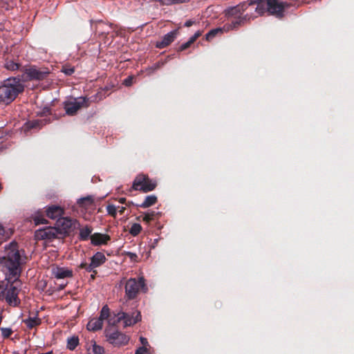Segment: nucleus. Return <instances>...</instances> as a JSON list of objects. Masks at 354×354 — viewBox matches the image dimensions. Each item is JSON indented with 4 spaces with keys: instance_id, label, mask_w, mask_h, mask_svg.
Returning a JSON list of instances; mask_svg holds the SVG:
<instances>
[{
    "instance_id": "6e6552de",
    "label": "nucleus",
    "mask_w": 354,
    "mask_h": 354,
    "mask_svg": "<svg viewBox=\"0 0 354 354\" xmlns=\"http://www.w3.org/2000/svg\"><path fill=\"white\" fill-rule=\"evenodd\" d=\"M35 237L38 240L52 241L55 239H63V234L60 233L56 227H46L39 229L35 232Z\"/></svg>"
},
{
    "instance_id": "e433bc0d",
    "label": "nucleus",
    "mask_w": 354,
    "mask_h": 354,
    "mask_svg": "<svg viewBox=\"0 0 354 354\" xmlns=\"http://www.w3.org/2000/svg\"><path fill=\"white\" fill-rule=\"evenodd\" d=\"M1 334L3 338H8L12 334V330L10 328H1Z\"/></svg>"
},
{
    "instance_id": "473e14b6",
    "label": "nucleus",
    "mask_w": 354,
    "mask_h": 354,
    "mask_svg": "<svg viewBox=\"0 0 354 354\" xmlns=\"http://www.w3.org/2000/svg\"><path fill=\"white\" fill-rule=\"evenodd\" d=\"M11 232L5 230L3 226L0 224V241H3L9 238Z\"/></svg>"
},
{
    "instance_id": "58836bf2",
    "label": "nucleus",
    "mask_w": 354,
    "mask_h": 354,
    "mask_svg": "<svg viewBox=\"0 0 354 354\" xmlns=\"http://www.w3.org/2000/svg\"><path fill=\"white\" fill-rule=\"evenodd\" d=\"M149 349L145 346H140L136 349L135 354H148Z\"/></svg>"
},
{
    "instance_id": "b1692460",
    "label": "nucleus",
    "mask_w": 354,
    "mask_h": 354,
    "mask_svg": "<svg viewBox=\"0 0 354 354\" xmlns=\"http://www.w3.org/2000/svg\"><path fill=\"white\" fill-rule=\"evenodd\" d=\"M80 344L78 336L73 335L67 338L66 348L70 351H74Z\"/></svg>"
},
{
    "instance_id": "0eeeda50",
    "label": "nucleus",
    "mask_w": 354,
    "mask_h": 354,
    "mask_svg": "<svg viewBox=\"0 0 354 354\" xmlns=\"http://www.w3.org/2000/svg\"><path fill=\"white\" fill-rule=\"evenodd\" d=\"M90 105L89 99L86 97H80L64 102V109L68 115H75L82 108H87Z\"/></svg>"
},
{
    "instance_id": "6ab92c4d",
    "label": "nucleus",
    "mask_w": 354,
    "mask_h": 354,
    "mask_svg": "<svg viewBox=\"0 0 354 354\" xmlns=\"http://www.w3.org/2000/svg\"><path fill=\"white\" fill-rule=\"evenodd\" d=\"M158 201V198L155 195L147 196L144 201L140 204H136L138 207L147 208L155 205Z\"/></svg>"
},
{
    "instance_id": "864d4df0",
    "label": "nucleus",
    "mask_w": 354,
    "mask_h": 354,
    "mask_svg": "<svg viewBox=\"0 0 354 354\" xmlns=\"http://www.w3.org/2000/svg\"><path fill=\"white\" fill-rule=\"evenodd\" d=\"M2 189L1 185L0 184V190Z\"/></svg>"
},
{
    "instance_id": "5701e85b",
    "label": "nucleus",
    "mask_w": 354,
    "mask_h": 354,
    "mask_svg": "<svg viewBox=\"0 0 354 354\" xmlns=\"http://www.w3.org/2000/svg\"><path fill=\"white\" fill-rule=\"evenodd\" d=\"M104 352V348L97 345L94 341H92L91 345L87 348L88 354H103Z\"/></svg>"
},
{
    "instance_id": "412c9836",
    "label": "nucleus",
    "mask_w": 354,
    "mask_h": 354,
    "mask_svg": "<svg viewBox=\"0 0 354 354\" xmlns=\"http://www.w3.org/2000/svg\"><path fill=\"white\" fill-rule=\"evenodd\" d=\"M77 205L80 207L88 209L94 205V198L92 196H87L86 197L81 198L78 199Z\"/></svg>"
},
{
    "instance_id": "2f4dec72",
    "label": "nucleus",
    "mask_w": 354,
    "mask_h": 354,
    "mask_svg": "<svg viewBox=\"0 0 354 354\" xmlns=\"http://www.w3.org/2000/svg\"><path fill=\"white\" fill-rule=\"evenodd\" d=\"M142 230V227L140 224L133 223L129 230V233L133 236H136L141 232Z\"/></svg>"
},
{
    "instance_id": "7ed1b4c3",
    "label": "nucleus",
    "mask_w": 354,
    "mask_h": 354,
    "mask_svg": "<svg viewBox=\"0 0 354 354\" xmlns=\"http://www.w3.org/2000/svg\"><path fill=\"white\" fill-rule=\"evenodd\" d=\"M249 6L257 5L255 11L259 15H263L266 12L282 17L286 9L290 6L287 2H281L278 0H247Z\"/></svg>"
},
{
    "instance_id": "49530a36",
    "label": "nucleus",
    "mask_w": 354,
    "mask_h": 354,
    "mask_svg": "<svg viewBox=\"0 0 354 354\" xmlns=\"http://www.w3.org/2000/svg\"><path fill=\"white\" fill-rule=\"evenodd\" d=\"M88 272H91L92 274H91V279L92 280H94L95 279V276L97 273V271L96 270V268H93V270L91 271H87Z\"/></svg>"
},
{
    "instance_id": "ddd939ff",
    "label": "nucleus",
    "mask_w": 354,
    "mask_h": 354,
    "mask_svg": "<svg viewBox=\"0 0 354 354\" xmlns=\"http://www.w3.org/2000/svg\"><path fill=\"white\" fill-rule=\"evenodd\" d=\"M178 35V29L168 32L164 35L160 41L156 42V47L160 49L167 47L175 40Z\"/></svg>"
},
{
    "instance_id": "9b49d317",
    "label": "nucleus",
    "mask_w": 354,
    "mask_h": 354,
    "mask_svg": "<svg viewBox=\"0 0 354 354\" xmlns=\"http://www.w3.org/2000/svg\"><path fill=\"white\" fill-rule=\"evenodd\" d=\"M50 73L47 68H38L36 66H31L26 69L25 75L30 80H43Z\"/></svg>"
},
{
    "instance_id": "1a4fd4ad",
    "label": "nucleus",
    "mask_w": 354,
    "mask_h": 354,
    "mask_svg": "<svg viewBox=\"0 0 354 354\" xmlns=\"http://www.w3.org/2000/svg\"><path fill=\"white\" fill-rule=\"evenodd\" d=\"M106 340L115 347H120L128 344L130 337L119 330H106Z\"/></svg>"
},
{
    "instance_id": "39448f33",
    "label": "nucleus",
    "mask_w": 354,
    "mask_h": 354,
    "mask_svg": "<svg viewBox=\"0 0 354 354\" xmlns=\"http://www.w3.org/2000/svg\"><path fill=\"white\" fill-rule=\"evenodd\" d=\"M124 289L125 297L128 300L136 299L140 291L145 292L147 290L143 277L130 278L126 281Z\"/></svg>"
},
{
    "instance_id": "f704fd0d",
    "label": "nucleus",
    "mask_w": 354,
    "mask_h": 354,
    "mask_svg": "<svg viewBox=\"0 0 354 354\" xmlns=\"http://www.w3.org/2000/svg\"><path fill=\"white\" fill-rule=\"evenodd\" d=\"M6 67L7 69L10 71H15L17 70L19 68V64L17 63H15L12 61L8 62L6 64Z\"/></svg>"
},
{
    "instance_id": "7c9ffc66",
    "label": "nucleus",
    "mask_w": 354,
    "mask_h": 354,
    "mask_svg": "<svg viewBox=\"0 0 354 354\" xmlns=\"http://www.w3.org/2000/svg\"><path fill=\"white\" fill-rule=\"evenodd\" d=\"M111 315L110 309L107 305L104 306L100 311V317H98L102 322L104 320L109 319Z\"/></svg>"
},
{
    "instance_id": "f03ea898",
    "label": "nucleus",
    "mask_w": 354,
    "mask_h": 354,
    "mask_svg": "<svg viewBox=\"0 0 354 354\" xmlns=\"http://www.w3.org/2000/svg\"><path fill=\"white\" fill-rule=\"evenodd\" d=\"M248 7V1H245L235 6L226 8L224 10V14L228 22L225 23V28L227 30L232 29V30H237L246 23L250 22V19L252 18V16L248 14L243 15Z\"/></svg>"
},
{
    "instance_id": "c9c22d12",
    "label": "nucleus",
    "mask_w": 354,
    "mask_h": 354,
    "mask_svg": "<svg viewBox=\"0 0 354 354\" xmlns=\"http://www.w3.org/2000/svg\"><path fill=\"white\" fill-rule=\"evenodd\" d=\"M62 71L66 75H71L75 72L74 67H71L69 66H64L62 67Z\"/></svg>"
},
{
    "instance_id": "f8f14e48",
    "label": "nucleus",
    "mask_w": 354,
    "mask_h": 354,
    "mask_svg": "<svg viewBox=\"0 0 354 354\" xmlns=\"http://www.w3.org/2000/svg\"><path fill=\"white\" fill-rule=\"evenodd\" d=\"M75 221L68 217H62L57 220V227L59 228V232L63 234V238L69 234Z\"/></svg>"
},
{
    "instance_id": "423d86ee",
    "label": "nucleus",
    "mask_w": 354,
    "mask_h": 354,
    "mask_svg": "<svg viewBox=\"0 0 354 354\" xmlns=\"http://www.w3.org/2000/svg\"><path fill=\"white\" fill-rule=\"evenodd\" d=\"M156 186V180L149 178L147 175L139 174L134 179L132 187L136 191L147 193L154 190Z\"/></svg>"
},
{
    "instance_id": "9d476101",
    "label": "nucleus",
    "mask_w": 354,
    "mask_h": 354,
    "mask_svg": "<svg viewBox=\"0 0 354 354\" xmlns=\"http://www.w3.org/2000/svg\"><path fill=\"white\" fill-rule=\"evenodd\" d=\"M105 255L101 252H97L91 258V263L82 262L79 266L81 269L86 271H91L93 268H97L103 265L106 261Z\"/></svg>"
},
{
    "instance_id": "8fccbe9b",
    "label": "nucleus",
    "mask_w": 354,
    "mask_h": 354,
    "mask_svg": "<svg viewBox=\"0 0 354 354\" xmlns=\"http://www.w3.org/2000/svg\"><path fill=\"white\" fill-rule=\"evenodd\" d=\"M126 198H119V203H122V204H124L126 203Z\"/></svg>"
},
{
    "instance_id": "2eb2a0df",
    "label": "nucleus",
    "mask_w": 354,
    "mask_h": 354,
    "mask_svg": "<svg viewBox=\"0 0 354 354\" xmlns=\"http://www.w3.org/2000/svg\"><path fill=\"white\" fill-rule=\"evenodd\" d=\"M52 274L57 279H63L71 278L73 277V271L68 268L55 267L52 269Z\"/></svg>"
},
{
    "instance_id": "4c0bfd02",
    "label": "nucleus",
    "mask_w": 354,
    "mask_h": 354,
    "mask_svg": "<svg viewBox=\"0 0 354 354\" xmlns=\"http://www.w3.org/2000/svg\"><path fill=\"white\" fill-rule=\"evenodd\" d=\"M194 44V42H193V41H192L189 39V40H188L187 42H185V43H184V44H181V45L179 46V48H178V52H181V51L185 50L186 49H187L188 48H189V47L191 46V45H192V44Z\"/></svg>"
},
{
    "instance_id": "dca6fc26",
    "label": "nucleus",
    "mask_w": 354,
    "mask_h": 354,
    "mask_svg": "<svg viewBox=\"0 0 354 354\" xmlns=\"http://www.w3.org/2000/svg\"><path fill=\"white\" fill-rule=\"evenodd\" d=\"M91 242L93 245H106L108 241L111 240V236L106 234H101L95 232L91 235Z\"/></svg>"
},
{
    "instance_id": "09e8293b",
    "label": "nucleus",
    "mask_w": 354,
    "mask_h": 354,
    "mask_svg": "<svg viewBox=\"0 0 354 354\" xmlns=\"http://www.w3.org/2000/svg\"><path fill=\"white\" fill-rule=\"evenodd\" d=\"M119 208H120V209L118 210L119 213L120 214H123L126 208L124 207H119Z\"/></svg>"
},
{
    "instance_id": "79ce46f5",
    "label": "nucleus",
    "mask_w": 354,
    "mask_h": 354,
    "mask_svg": "<svg viewBox=\"0 0 354 354\" xmlns=\"http://www.w3.org/2000/svg\"><path fill=\"white\" fill-rule=\"evenodd\" d=\"M133 76H129L124 80L123 84L125 85L126 86H130L133 84Z\"/></svg>"
},
{
    "instance_id": "37998d69",
    "label": "nucleus",
    "mask_w": 354,
    "mask_h": 354,
    "mask_svg": "<svg viewBox=\"0 0 354 354\" xmlns=\"http://www.w3.org/2000/svg\"><path fill=\"white\" fill-rule=\"evenodd\" d=\"M203 31L198 30L196 31L193 36H192L189 39L193 41L194 43L196 41V40L202 35Z\"/></svg>"
},
{
    "instance_id": "cd10ccee",
    "label": "nucleus",
    "mask_w": 354,
    "mask_h": 354,
    "mask_svg": "<svg viewBox=\"0 0 354 354\" xmlns=\"http://www.w3.org/2000/svg\"><path fill=\"white\" fill-rule=\"evenodd\" d=\"M124 315H120V312L118 313H113V315H110L108 323L109 325L116 326L119 322L122 321V318H124Z\"/></svg>"
},
{
    "instance_id": "ea45409f",
    "label": "nucleus",
    "mask_w": 354,
    "mask_h": 354,
    "mask_svg": "<svg viewBox=\"0 0 354 354\" xmlns=\"http://www.w3.org/2000/svg\"><path fill=\"white\" fill-rule=\"evenodd\" d=\"M126 256H127L132 261H134V262L138 261V257L136 253H133L131 252H127Z\"/></svg>"
},
{
    "instance_id": "bb28decb",
    "label": "nucleus",
    "mask_w": 354,
    "mask_h": 354,
    "mask_svg": "<svg viewBox=\"0 0 354 354\" xmlns=\"http://www.w3.org/2000/svg\"><path fill=\"white\" fill-rule=\"evenodd\" d=\"M160 215V212L151 211L150 212H147L145 214V216L142 218V221L146 223L149 224L151 221L156 220Z\"/></svg>"
},
{
    "instance_id": "a19ab883",
    "label": "nucleus",
    "mask_w": 354,
    "mask_h": 354,
    "mask_svg": "<svg viewBox=\"0 0 354 354\" xmlns=\"http://www.w3.org/2000/svg\"><path fill=\"white\" fill-rule=\"evenodd\" d=\"M34 221L36 225H40L46 223L47 221L43 217L37 216L35 217Z\"/></svg>"
},
{
    "instance_id": "c756f323",
    "label": "nucleus",
    "mask_w": 354,
    "mask_h": 354,
    "mask_svg": "<svg viewBox=\"0 0 354 354\" xmlns=\"http://www.w3.org/2000/svg\"><path fill=\"white\" fill-rule=\"evenodd\" d=\"M111 315L110 309L107 305L104 306L100 311V317H98L102 322L104 320L109 319Z\"/></svg>"
},
{
    "instance_id": "603ef678",
    "label": "nucleus",
    "mask_w": 354,
    "mask_h": 354,
    "mask_svg": "<svg viewBox=\"0 0 354 354\" xmlns=\"http://www.w3.org/2000/svg\"><path fill=\"white\" fill-rule=\"evenodd\" d=\"M140 217H141V216H138V217H137V218H136V219H137V220H140Z\"/></svg>"
},
{
    "instance_id": "c85d7f7f",
    "label": "nucleus",
    "mask_w": 354,
    "mask_h": 354,
    "mask_svg": "<svg viewBox=\"0 0 354 354\" xmlns=\"http://www.w3.org/2000/svg\"><path fill=\"white\" fill-rule=\"evenodd\" d=\"M189 0H151L152 2H158L161 6H170L172 4L187 3Z\"/></svg>"
},
{
    "instance_id": "aec40b11",
    "label": "nucleus",
    "mask_w": 354,
    "mask_h": 354,
    "mask_svg": "<svg viewBox=\"0 0 354 354\" xmlns=\"http://www.w3.org/2000/svg\"><path fill=\"white\" fill-rule=\"evenodd\" d=\"M225 28V24H224V26L223 27H219V28H216L211 30L205 35L206 40L210 41L218 34H223V32H229L230 30H232V29L227 30Z\"/></svg>"
},
{
    "instance_id": "4468645a",
    "label": "nucleus",
    "mask_w": 354,
    "mask_h": 354,
    "mask_svg": "<svg viewBox=\"0 0 354 354\" xmlns=\"http://www.w3.org/2000/svg\"><path fill=\"white\" fill-rule=\"evenodd\" d=\"M120 315H124L122 321L124 322V327L131 326L138 322L141 319V315L140 312H137L136 315L134 317L133 313L129 314L120 311Z\"/></svg>"
},
{
    "instance_id": "20e7f679",
    "label": "nucleus",
    "mask_w": 354,
    "mask_h": 354,
    "mask_svg": "<svg viewBox=\"0 0 354 354\" xmlns=\"http://www.w3.org/2000/svg\"><path fill=\"white\" fill-rule=\"evenodd\" d=\"M24 90V87L19 80L15 78L8 80L3 85L0 86V103L10 104Z\"/></svg>"
},
{
    "instance_id": "3c124183",
    "label": "nucleus",
    "mask_w": 354,
    "mask_h": 354,
    "mask_svg": "<svg viewBox=\"0 0 354 354\" xmlns=\"http://www.w3.org/2000/svg\"><path fill=\"white\" fill-rule=\"evenodd\" d=\"M131 205H134V204H133V202H129L128 204H127V205H129V206Z\"/></svg>"
},
{
    "instance_id": "de8ad7c7",
    "label": "nucleus",
    "mask_w": 354,
    "mask_h": 354,
    "mask_svg": "<svg viewBox=\"0 0 354 354\" xmlns=\"http://www.w3.org/2000/svg\"><path fill=\"white\" fill-rule=\"evenodd\" d=\"M195 21H193L192 19H189L187 20L185 23V26L186 27H190L192 26V25L195 24Z\"/></svg>"
},
{
    "instance_id": "a878e982",
    "label": "nucleus",
    "mask_w": 354,
    "mask_h": 354,
    "mask_svg": "<svg viewBox=\"0 0 354 354\" xmlns=\"http://www.w3.org/2000/svg\"><path fill=\"white\" fill-rule=\"evenodd\" d=\"M23 322L26 325V326L30 329H32V328L39 326L41 324V319L37 317H30L28 319L23 320Z\"/></svg>"
},
{
    "instance_id": "a18cd8bd",
    "label": "nucleus",
    "mask_w": 354,
    "mask_h": 354,
    "mask_svg": "<svg viewBox=\"0 0 354 354\" xmlns=\"http://www.w3.org/2000/svg\"><path fill=\"white\" fill-rule=\"evenodd\" d=\"M140 343L142 344V346H149V342H148V340L147 338L145 337H140Z\"/></svg>"
},
{
    "instance_id": "72a5a7b5",
    "label": "nucleus",
    "mask_w": 354,
    "mask_h": 354,
    "mask_svg": "<svg viewBox=\"0 0 354 354\" xmlns=\"http://www.w3.org/2000/svg\"><path fill=\"white\" fill-rule=\"evenodd\" d=\"M106 211L108 214L111 216L113 218L116 217L117 215V208L114 205L109 204L106 207Z\"/></svg>"
},
{
    "instance_id": "393cba45",
    "label": "nucleus",
    "mask_w": 354,
    "mask_h": 354,
    "mask_svg": "<svg viewBox=\"0 0 354 354\" xmlns=\"http://www.w3.org/2000/svg\"><path fill=\"white\" fill-rule=\"evenodd\" d=\"M93 231V228L91 226L86 225L84 227L80 229L79 234V239L81 241H87L91 237V234Z\"/></svg>"
},
{
    "instance_id": "c03bdc74",
    "label": "nucleus",
    "mask_w": 354,
    "mask_h": 354,
    "mask_svg": "<svg viewBox=\"0 0 354 354\" xmlns=\"http://www.w3.org/2000/svg\"><path fill=\"white\" fill-rule=\"evenodd\" d=\"M5 283H0V300H3V292H5Z\"/></svg>"
},
{
    "instance_id": "f3484780",
    "label": "nucleus",
    "mask_w": 354,
    "mask_h": 354,
    "mask_svg": "<svg viewBox=\"0 0 354 354\" xmlns=\"http://www.w3.org/2000/svg\"><path fill=\"white\" fill-rule=\"evenodd\" d=\"M46 213L48 218L56 219L64 214V209L58 205H51L46 208Z\"/></svg>"
},
{
    "instance_id": "4be33fe9",
    "label": "nucleus",
    "mask_w": 354,
    "mask_h": 354,
    "mask_svg": "<svg viewBox=\"0 0 354 354\" xmlns=\"http://www.w3.org/2000/svg\"><path fill=\"white\" fill-rule=\"evenodd\" d=\"M103 322L97 317L91 319L87 324L86 328L88 330L96 331L102 328Z\"/></svg>"
},
{
    "instance_id": "a211bd4d",
    "label": "nucleus",
    "mask_w": 354,
    "mask_h": 354,
    "mask_svg": "<svg viewBox=\"0 0 354 354\" xmlns=\"http://www.w3.org/2000/svg\"><path fill=\"white\" fill-rule=\"evenodd\" d=\"M45 124L42 120H29L24 124L22 129L26 132L33 129H40Z\"/></svg>"
},
{
    "instance_id": "f257e3e1",
    "label": "nucleus",
    "mask_w": 354,
    "mask_h": 354,
    "mask_svg": "<svg viewBox=\"0 0 354 354\" xmlns=\"http://www.w3.org/2000/svg\"><path fill=\"white\" fill-rule=\"evenodd\" d=\"M5 255L0 258V264L6 268L8 277L3 292V299L13 307L19 306L21 300L19 298L21 282L19 277L21 273V258L19 250L18 243L11 242L5 248Z\"/></svg>"
}]
</instances>
